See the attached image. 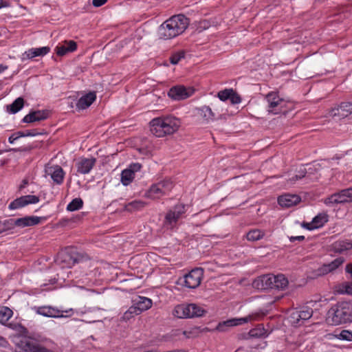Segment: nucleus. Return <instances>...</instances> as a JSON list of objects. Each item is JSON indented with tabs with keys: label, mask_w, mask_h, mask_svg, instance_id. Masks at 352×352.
I'll return each instance as SVG.
<instances>
[{
	"label": "nucleus",
	"mask_w": 352,
	"mask_h": 352,
	"mask_svg": "<svg viewBox=\"0 0 352 352\" xmlns=\"http://www.w3.org/2000/svg\"><path fill=\"white\" fill-rule=\"evenodd\" d=\"M190 19L184 14H176L166 20L158 28L160 38L168 40L182 34L188 27Z\"/></svg>",
	"instance_id": "obj_1"
},
{
	"label": "nucleus",
	"mask_w": 352,
	"mask_h": 352,
	"mask_svg": "<svg viewBox=\"0 0 352 352\" xmlns=\"http://www.w3.org/2000/svg\"><path fill=\"white\" fill-rule=\"evenodd\" d=\"M149 124L151 132L158 138L173 134L180 126L179 120L173 117L155 118Z\"/></svg>",
	"instance_id": "obj_2"
},
{
	"label": "nucleus",
	"mask_w": 352,
	"mask_h": 352,
	"mask_svg": "<svg viewBox=\"0 0 352 352\" xmlns=\"http://www.w3.org/2000/svg\"><path fill=\"white\" fill-rule=\"evenodd\" d=\"M351 305L345 301L338 302L327 311V322L331 325H339L351 321Z\"/></svg>",
	"instance_id": "obj_3"
},
{
	"label": "nucleus",
	"mask_w": 352,
	"mask_h": 352,
	"mask_svg": "<svg viewBox=\"0 0 352 352\" xmlns=\"http://www.w3.org/2000/svg\"><path fill=\"white\" fill-rule=\"evenodd\" d=\"M185 212V206L184 204H180L175 205L173 209L170 210L166 213L164 220V226L167 229H173Z\"/></svg>",
	"instance_id": "obj_4"
},
{
	"label": "nucleus",
	"mask_w": 352,
	"mask_h": 352,
	"mask_svg": "<svg viewBox=\"0 0 352 352\" xmlns=\"http://www.w3.org/2000/svg\"><path fill=\"white\" fill-rule=\"evenodd\" d=\"M36 313L48 318H64L71 316L73 314V309L60 310L51 306H41L34 307Z\"/></svg>",
	"instance_id": "obj_5"
},
{
	"label": "nucleus",
	"mask_w": 352,
	"mask_h": 352,
	"mask_svg": "<svg viewBox=\"0 0 352 352\" xmlns=\"http://www.w3.org/2000/svg\"><path fill=\"white\" fill-rule=\"evenodd\" d=\"M265 99L268 103V111L274 114H285L286 111L283 108L285 105V100L280 98L277 92H270L267 94Z\"/></svg>",
	"instance_id": "obj_6"
},
{
	"label": "nucleus",
	"mask_w": 352,
	"mask_h": 352,
	"mask_svg": "<svg viewBox=\"0 0 352 352\" xmlns=\"http://www.w3.org/2000/svg\"><path fill=\"white\" fill-rule=\"evenodd\" d=\"M258 316V314H252L243 318L229 319L219 322L216 327V330L221 332L226 331L229 327L241 325L251 320H256Z\"/></svg>",
	"instance_id": "obj_7"
},
{
	"label": "nucleus",
	"mask_w": 352,
	"mask_h": 352,
	"mask_svg": "<svg viewBox=\"0 0 352 352\" xmlns=\"http://www.w3.org/2000/svg\"><path fill=\"white\" fill-rule=\"evenodd\" d=\"M203 276L204 270L201 268H195L184 276V285L189 289H195L199 286Z\"/></svg>",
	"instance_id": "obj_8"
},
{
	"label": "nucleus",
	"mask_w": 352,
	"mask_h": 352,
	"mask_svg": "<svg viewBox=\"0 0 352 352\" xmlns=\"http://www.w3.org/2000/svg\"><path fill=\"white\" fill-rule=\"evenodd\" d=\"M352 201V188H346L331 195L324 200L326 205L344 204Z\"/></svg>",
	"instance_id": "obj_9"
},
{
	"label": "nucleus",
	"mask_w": 352,
	"mask_h": 352,
	"mask_svg": "<svg viewBox=\"0 0 352 352\" xmlns=\"http://www.w3.org/2000/svg\"><path fill=\"white\" fill-rule=\"evenodd\" d=\"M194 93V89L191 87L186 88L184 85H176L171 87L168 96L175 100H182L191 96Z\"/></svg>",
	"instance_id": "obj_10"
},
{
	"label": "nucleus",
	"mask_w": 352,
	"mask_h": 352,
	"mask_svg": "<svg viewBox=\"0 0 352 352\" xmlns=\"http://www.w3.org/2000/svg\"><path fill=\"white\" fill-rule=\"evenodd\" d=\"M39 201V197L36 195H23L12 201L8 206L10 210H16L23 208L28 204H36Z\"/></svg>",
	"instance_id": "obj_11"
},
{
	"label": "nucleus",
	"mask_w": 352,
	"mask_h": 352,
	"mask_svg": "<svg viewBox=\"0 0 352 352\" xmlns=\"http://www.w3.org/2000/svg\"><path fill=\"white\" fill-rule=\"evenodd\" d=\"M96 159L95 157H81L76 163L77 174L86 175L90 173L95 166Z\"/></svg>",
	"instance_id": "obj_12"
},
{
	"label": "nucleus",
	"mask_w": 352,
	"mask_h": 352,
	"mask_svg": "<svg viewBox=\"0 0 352 352\" xmlns=\"http://www.w3.org/2000/svg\"><path fill=\"white\" fill-rule=\"evenodd\" d=\"M46 219L45 217L25 216L16 219H13L14 228L16 226L25 228L39 224L42 221Z\"/></svg>",
	"instance_id": "obj_13"
},
{
	"label": "nucleus",
	"mask_w": 352,
	"mask_h": 352,
	"mask_svg": "<svg viewBox=\"0 0 352 352\" xmlns=\"http://www.w3.org/2000/svg\"><path fill=\"white\" fill-rule=\"evenodd\" d=\"M56 263L62 268H71L73 267V256L72 248L58 254L55 259Z\"/></svg>",
	"instance_id": "obj_14"
},
{
	"label": "nucleus",
	"mask_w": 352,
	"mask_h": 352,
	"mask_svg": "<svg viewBox=\"0 0 352 352\" xmlns=\"http://www.w3.org/2000/svg\"><path fill=\"white\" fill-rule=\"evenodd\" d=\"M48 110L31 111L22 119L23 123H32L46 120L49 117Z\"/></svg>",
	"instance_id": "obj_15"
},
{
	"label": "nucleus",
	"mask_w": 352,
	"mask_h": 352,
	"mask_svg": "<svg viewBox=\"0 0 352 352\" xmlns=\"http://www.w3.org/2000/svg\"><path fill=\"white\" fill-rule=\"evenodd\" d=\"M254 285L262 290L273 289L274 286L273 281V274H268L259 276L254 281Z\"/></svg>",
	"instance_id": "obj_16"
},
{
	"label": "nucleus",
	"mask_w": 352,
	"mask_h": 352,
	"mask_svg": "<svg viewBox=\"0 0 352 352\" xmlns=\"http://www.w3.org/2000/svg\"><path fill=\"white\" fill-rule=\"evenodd\" d=\"M301 201L300 196L297 195L285 194L278 198V204L283 208H289L298 204Z\"/></svg>",
	"instance_id": "obj_17"
},
{
	"label": "nucleus",
	"mask_w": 352,
	"mask_h": 352,
	"mask_svg": "<svg viewBox=\"0 0 352 352\" xmlns=\"http://www.w3.org/2000/svg\"><path fill=\"white\" fill-rule=\"evenodd\" d=\"M96 98V93L94 91L89 92L78 100L76 104V108L79 110L85 109L91 105Z\"/></svg>",
	"instance_id": "obj_18"
},
{
	"label": "nucleus",
	"mask_w": 352,
	"mask_h": 352,
	"mask_svg": "<svg viewBox=\"0 0 352 352\" xmlns=\"http://www.w3.org/2000/svg\"><path fill=\"white\" fill-rule=\"evenodd\" d=\"M190 309V304L177 305L175 307L173 314L178 318H192Z\"/></svg>",
	"instance_id": "obj_19"
},
{
	"label": "nucleus",
	"mask_w": 352,
	"mask_h": 352,
	"mask_svg": "<svg viewBox=\"0 0 352 352\" xmlns=\"http://www.w3.org/2000/svg\"><path fill=\"white\" fill-rule=\"evenodd\" d=\"M77 49V43L72 40L65 41L62 45L56 47V52L58 56H63L69 52H73Z\"/></svg>",
	"instance_id": "obj_20"
},
{
	"label": "nucleus",
	"mask_w": 352,
	"mask_h": 352,
	"mask_svg": "<svg viewBox=\"0 0 352 352\" xmlns=\"http://www.w3.org/2000/svg\"><path fill=\"white\" fill-rule=\"evenodd\" d=\"M50 52V47L45 46L38 48H31L26 51L23 56H26V58L32 59L36 56H43Z\"/></svg>",
	"instance_id": "obj_21"
},
{
	"label": "nucleus",
	"mask_w": 352,
	"mask_h": 352,
	"mask_svg": "<svg viewBox=\"0 0 352 352\" xmlns=\"http://www.w3.org/2000/svg\"><path fill=\"white\" fill-rule=\"evenodd\" d=\"M336 110L337 112H335L333 116L347 117L352 113V102H342Z\"/></svg>",
	"instance_id": "obj_22"
},
{
	"label": "nucleus",
	"mask_w": 352,
	"mask_h": 352,
	"mask_svg": "<svg viewBox=\"0 0 352 352\" xmlns=\"http://www.w3.org/2000/svg\"><path fill=\"white\" fill-rule=\"evenodd\" d=\"M164 195V194L162 191V188L159 186L157 183L152 184L144 194L145 197L151 199H159Z\"/></svg>",
	"instance_id": "obj_23"
},
{
	"label": "nucleus",
	"mask_w": 352,
	"mask_h": 352,
	"mask_svg": "<svg viewBox=\"0 0 352 352\" xmlns=\"http://www.w3.org/2000/svg\"><path fill=\"white\" fill-rule=\"evenodd\" d=\"M146 206V203L141 200H134L124 204V211L133 212L143 209Z\"/></svg>",
	"instance_id": "obj_24"
},
{
	"label": "nucleus",
	"mask_w": 352,
	"mask_h": 352,
	"mask_svg": "<svg viewBox=\"0 0 352 352\" xmlns=\"http://www.w3.org/2000/svg\"><path fill=\"white\" fill-rule=\"evenodd\" d=\"M273 285H274V286H273V289L278 290L285 289L289 283L287 278L282 274L278 275L273 274Z\"/></svg>",
	"instance_id": "obj_25"
},
{
	"label": "nucleus",
	"mask_w": 352,
	"mask_h": 352,
	"mask_svg": "<svg viewBox=\"0 0 352 352\" xmlns=\"http://www.w3.org/2000/svg\"><path fill=\"white\" fill-rule=\"evenodd\" d=\"M248 335L251 338H261L268 336L269 333L264 328L263 324H257L254 328L250 330Z\"/></svg>",
	"instance_id": "obj_26"
},
{
	"label": "nucleus",
	"mask_w": 352,
	"mask_h": 352,
	"mask_svg": "<svg viewBox=\"0 0 352 352\" xmlns=\"http://www.w3.org/2000/svg\"><path fill=\"white\" fill-rule=\"evenodd\" d=\"M199 114L206 122L213 121L215 119V115L209 106H203L197 109Z\"/></svg>",
	"instance_id": "obj_27"
},
{
	"label": "nucleus",
	"mask_w": 352,
	"mask_h": 352,
	"mask_svg": "<svg viewBox=\"0 0 352 352\" xmlns=\"http://www.w3.org/2000/svg\"><path fill=\"white\" fill-rule=\"evenodd\" d=\"M135 305L139 313H142L151 307L152 300L144 296H138V300Z\"/></svg>",
	"instance_id": "obj_28"
},
{
	"label": "nucleus",
	"mask_w": 352,
	"mask_h": 352,
	"mask_svg": "<svg viewBox=\"0 0 352 352\" xmlns=\"http://www.w3.org/2000/svg\"><path fill=\"white\" fill-rule=\"evenodd\" d=\"M74 265L86 262L90 259L89 256L85 252H78L72 248Z\"/></svg>",
	"instance_id": "obj_29"
},
{
	"label": "nucleus",
	"mask_w": 352,
	"mask_h": 352,
	"mask_svg": "<svg viewBox=\"0 0 352 352\" xmlns=\"http://www.w3.org/2000/svg\"><path fill=\"white\" fill-rule=\"evenodd\" d=\"M65 177V172L60 166L54 168L53 173L51 174V178L58 185L63 184Z\"/></svg>",
	"instance_id": "obj_30"
},
{
	"label": "nucleus",
	"mask_w": 352,
	"mask_h": 352,
	"mask_svg": "<svg viewBox=\"0 0 352 352\" xmlns=\"http://www.w3.org/2000/svg\"><path fill=\"white\" fill-rule=\"evenodd\" d=\"M24 105V100L23 98H17L11 104L7 106V110L11 113H16L19 111Z\"/></svg>",
	"instance_id": "obj_31"
},
{
	"label": "nucleus",
	"mask_w": 352,
	"mask_h": 352,
	"mask_svg": "<svg viewBox=\"0 0 352 352\" xmlns=\"http://www.w3.org/2000/svg\"><path fill=\"white\" fill-rule=\"evenodd\" d=\"M14 229L13 219H7L0 221V234L3 233H9Z\"/></svg>",
	"instance_id": "obj_32"
},
{
	"label": "nucleus",
	"mask_w": 352,
	"mask_h": 352,
	"mask_svg": "<svg viewBox=\"0 0 352 352\" xmlns=\"http://www.w3.org/2000/svg\"><path fill=\"white\" fill-rule=\"evenodd\" d=\"M135 177L132 170L124 169L121 173V182L124 186H127L132 182Z\"/></svg>",
	"instance_id": "obj_33"
},
{
	"label": "nucleus",
	"mask_w": 352,
	"mask_h": 352,
	"mask_svg": "<svg viewBox=\"0 0 352 352\" xmlns=\"http://www.w3.org/2000/svg\"><path fill=\"white\" fill-rule=\"evenodd\" d=\"M328 217L326 213H319L312 219L314 227L316 229L322 227L328 221Z\"/></svg>",
	"instance_id": "obj_34"
},
{
	"label": "nucleus",
	"mask_w": 352,
	"mask_h": 352,
	"mask_svg": "<svg viewBox=\"0 0 352 352\" xmlns=\"http://www.w3.org/2000/svg\"><path fill=\"white\" fill-rule=\"evenodd\" d=\"M13 311L8 307H0V323L2 324H6L9 319L12 316Z\"/></svg>",
	"instance_id": "obj_35"
},
{
	"label": "nucleus",
	"mask_w": 352,
	"mask_h": 352,
	"mask_svg": "<svg viewBox=\"0 0 352 352\" xmlns=\"http://www.w3.org/2000/svg\"><path fill=\"white\" fill-rule=\"evenodd\" d=\"M298 311V314H300V319L301 320L302 324H303L304 322L309 320L313 316V309L309 307H303L300 309H297Z\"/></svg>",
	"instance_id": "obj_36"
},
{
	"label": "nucleus",
	"mask_w": 352,
	"mask_h": 352,
	"mask_svg": "<svg viewBox=\"0 0 352 352\" xmlns=\"http://www.w3.org/2000/svg\"><path fill=\"white\" fill-rule=\"evenodd\" d=\"M265 235L264 232L254 229L249 231L246 234V238L250 241H256L261 239Z\"/></svg>",
	"instance_id": "obj_37"
},
{
	"label": "nucleus",
	"mask_w": 352,
	"mask_h": 352,
	"mask_svg": "<svg viewBox=\"0 0 352 352\" xmlns=\"http://www.w3.org/2000/svg\"><path fill=\"white\" fill-rule=\"evenodd\" d=\"M83 206V201L81 198H75L67 206L68 211H75L80 209Z\"/></svg>",
	"instance_id": "obj_38"
},
{
	"label": "nucleus",
	"mask_w": 352,
	"mask_h": 352,
	"mask_svg": "<svg viewBox=\"0 0 352 352\" xmlns=\"http://www.w3.org/2000/svg\"><path fill=\"white\" fill-rule=\"evenodd\" d=\"M299 316L300 314H298V311L297 310V309H295L291 312L289 316V320L293 326L297 327L302 325V322Z\"/></svg>",
	"instance_id": "obj_39"
},
{
	"label": "nucleus",
	"mask_w": 352,
	"mask_h": 352,
	"mask_svg": "<svg viewBox=\"0 0 352 352\" xmlns=\"http://www.w3.org/2000/svg\"><path fill=\"white\" fill-rule=\"evenodd\" d=\"M190 305L192 318L201 317L204 316V314L206 313V311L205 309H204L202 307H199L196 304L191 303Z\"/></svg>",
	"instance_id": "obj_40"
},
{
	"label": "nucleus",
	"mask_w": 352,
	"mask_h": 352,
	"mask_svg": "<svg viewBox=\"0 0 352 352\" xmlns=\"http://www.w3.org/2000/svg\"><path fill=\"white\" fill-rule=\"evenodd\" d=\"M159 186L162 188L163 193L166 195L173 188V183L170 179H164L157 183Z\"/></svg>",
	"instance_id": "obj_41"
},
{
	"label": "nucleus",
	"mask_w": 352,
	"mask_h": 352,
	"mask_svg": "<svg viewBox=\"0 0 352 352\" xmlns=\"http://www.w3.org/2000/svg\"><path fill=\"white\" fill-rule=\"evenodd\" d=\"M44 133L43 132H38L37 129H30V130H26L25 131H17L16 135H18V137L23 138V137H34L38 135H43Z\"/></svg>",
	"instance_id": "obj_42"
},
{
	"label": "nucleus",
	"mask_w": 352,
	"mask_h": 352,
	"mask_svg": "<svg viewBox=\"0 0 352 352\" xmlns=\"http://www.w3.org/2000/svg\"><path fill=\"white\" fill-rule=\"evenodd\" d=\"M335 337L338 340L345 341H352V331L349 330H342L338 334H335Z\"/></svg>",
	"instance_id": "obj_43"
},
{
	"label": "nucleus",
	"mask_w": 352,
	"mask_h": 352,
	"mask_svg": "<svg viewBox=\"0 0 352 352\" xmlns=\"http://www.w3.org/2000/svg\"><path fill=\"white\" fill-rule=\"evenodd\" d=\"M184 57H185V52L184 51H180V52L173 54L170 56L169 60L171 64L176 65L179 62V60L182 58H184Z\"/></svg>",
	"instance_id": "obj_44"
},
{
	"label": "nucleus",
	"mask_w": 352,
	"mask_h": 352,
	"mask_svg": "<svg viewBox=\"0 0 352 352\" xmlns=\"http://www.w3.org/2000/svg\"><path fill=\"white\" fill-rule=\"evenodd\" d=\"M231 92H232V89H226L219 91L217 96L221 101H226L230 99Z\"/></svg>",
	"instance_id": "obj_45"
},
{
	"label": "nucleus",
	"mask_w": 352,
	"mask_h": 352,
	"mask_svg": "<svg viewBox=\"0 0 352 352\" xmlns=\"http://www.w3.org/2000/svg\"><path fill=\"white\" fill-rule=\"evenodd\" d=\"M340 293L352 295V282H345L341 285Z\"/></svg>",
	"instance_id": "obj_46"
},
{
	"label": "nucleus",
	"mask_w": 352,
	"mask_h": 352,
	"mask_svg": "<svg viewBox=\"0 0 352 352\" xmlns=\"http://www.w3.org/2000/svg\"><path fill=\"white\" fill-rule=\"evenodd\" d=\"M82 216H83V214H77L76 217H72L70 219H62L60 220V222H61V224L63 226H65V225L68 224L69 223H76L81 219Z\"/></svg>",
	"instance_id": "obj_47"
},
{
	"label": "nucleus",
	"mask_w": 352,
	"mask_h": 352,
	"mask_svg": "<svg viewBox=\"0 0 352 352\" xmlns=\"http://www.w3.org/2000/svg\"><path fill=\"white\" fill-rule=\"evenodd\" d=\"M230 100L232 104H239L241 102V96L232 89L230 94Z\"/></svg>",
	"instance_id": "obj_48"
},
{
	"label": "nucleus",
	"mask_w": 352,
	"mask_h": 352,
	"mask_svg": "<svg viewBox=\"0 0 352 352\" xmlns=\"http://www.w3.org/2000/svg\"><path fill=\"white\" fill-rule=\"evenodd\" d=\"M307 174V170L305 168H300V170L298 172V174H296L294 177L291 178L292 182H296L298 179H300L305 177Z\"/></svg>",
	"instance_id": "obj_49"
},
{
	"label": "nucleus",
	"mask_w": 352,
	"mask_h": 352,
	"mask_svg": "<svg viewBox=\"0 0 352 352\" xmlns=\"http://www.w3.org/2000/svg\"><path fill=\"white\" fill-rule=\"evenodd\" d=\"M344 261V259L342 258H338L335 259L333 261L331 262V263L329 265L330 270H332L334 269H336Z\"/></svg>",
	"instance_id": "obj_50"
},
{
	"label": "nucleus",
	"mask_w": 352,
	"mask_h": 352,
	"mask_svg": "<svg viewBox=\"0 0 352 352\" xmlns=\"http://www.w3.org/2000/svg\"><path fill=\"white\" fill-rule=\"evenodd\" d=\"M142 167V166L140 163H133L129 166L128 169L132 170L135 174L136 172L140 171Z\"/></svg>",
	"instance_id": "obj_51"
},
{
	"label": "nucleus",
	"mask_w": 352,
	"mask_h": 352,
	"mask_svg": "<svg viewBox=\"0 0 352 352\" xmlns=\"http://www.w3.org/2000/svg\"><path fill=\"white\" fill-rule=\"evenodd\" d=\"M0 347L8 349L10 347L9 342L3 336H0Z\"/></svg>",
	"instance_id": "obj_52"
},
{
	"label": "nucleus",
	"mask_w": 352,
	"mask_h": 352,
	"mask_svg": "<svg viewBox=\"0 0 352 352\" xmlns=\"http://www.w3.org/2000/svg\"><path fill=\"white\" fill-rule=\"evenodd\" d=\"M134 314L135 315H138L140 313H139V311L138 310V308H136V306H132L129 308V309L124 313V317H127L128 314Z\"/></svg>",
	"instance_id": "obj_53"
},
{
	"label": "nucleus",
	"mask_w": 352,
	"mask_h": 352,
	"mask_svg": "<svg viewBox=\"0 0 352 352\" xmlns=\"http://www.w3.org/2000/svg\"><path fill=\"white\" fill-rule=\"evenodd\" d=\"M107 0H93L92 4L94 7L98 8L103 6Z\"/></svg>",
	"instance_id": "obj_54"
},
{
	"label": "nucleus",
	"mask_w": 352,
	"mask_h": 352,
	"mask_svg": "<svg viewBox=\"0 0 352 352\" xmlns=\"http://www.w3.org/2000/svg\"><path fill=\"white\" fill-rule=\"evenodd\" d=\"M289 241L292 243H294L296 241H302L305 240V236L302 235L297 236H290V237H289Z\"/></svg>",
	"instance_id": "obj_55"
},
{
	"label": "nucleus",
	"mask_w": 352,
	"mask_h": 352,
	"mask_svg": "<svg viewBox=\"0 0 352 352\" xmlns=\"http://www.w3.org/2000/svg\"><path fill=\"white\" fill-rule=\"evenodd\" d=\"M19 135H16V132L12 133L9 138H8V142L10 144H13L16 140L20 138V137H18Z\"/></svg>",
	"instance_id": "obj_56"
},
{
	"label": "nucleus",
	"mask_w": 352,
	"mask_h": 352,
	"mask_svg": "<svg viewBox=\"0 0 352 352\" xmlns=\"http://www.w3.org/2000/svg\"><path fill=\"white\" fill-rule=\"evenodd\" d=\"M302 226L309 230H312L316 229L315 227H314V224H313L312 221L311 223L303 222L302 224Z\"/></svg>",
	"instance_id": "obj_57"
},
{
	"label": "nucleus",
	"mask_w": 352,
	"mask_h": 352,
	"mask_svg": "<svg viewBox=\"0 0 352 352\" xmlns=\"http://www.w3.org/2000/svg\"><path fill=\"white\" fill-rule=\"evenodd\" d=\"M342 244L340 245L341 250H349L352 248V244L347 242H342Z\"/></svg>",
	"instance_id": "obj_58"
},
{
	"label": "nucleus",
	"mask_w": 352,
	"mask_h": 352,
	"mask_svg": "<svg viewBox=\"0 0 352 352\" xmlns=\"http://www.w3.org/2000/svg\"><path fill=\"white\" fill-rule=\"evenodd\" d=\"M32 149V147H25V148H11L10 151H13L14 152L16 151H29Z\"/></svg>",
	"instance_id": "obj_59"
},
{
	"label": "nucleus",
	"mask_w": 352,
	"mask_h": 352,
	"mask_svg": "<svg viewBox=\"0 0 352 352\" xmlns=\"http://www.w3.org/2000/svg\"><path fill=\"white\" fill-rule=\"evenodd\" d=\"M345 270L347 273H349L351 275V277L352 278V264L349 263L346 265Z\"/></svg>",
	"instance_id": "obj_60"
},
{
	"label": "nucleus",
	"mask_w": 352,
	"mask_h": 352,
	"mask_svg": "<svg viewBox=\"0 0 352 352\" xmlns=\"http://www.w3.org/2000/svg\"><path fill=\"white\" fill-rule=\"evenodd\" d=\"M28 184V180L27 179H24L21 185L19 186V190H22L23 188H24Z\"/></svg>",
	"instance_id": "obj_61"
},
{
	"label": "nucleus",
	"mask_w": 352,
	"mask_h": 352,
	"mask_svg": "<svg viewBox=\"0 0 352 352\" xmlns=\"http://www.w3.org/2000/svg\"><path fill=\"white\" fill-rule=\"evenodd\" d=\"M10 6V3L6 1H3V0H0V9L2 8H6Z\"/></svg>",
	"instance_id": "obj_62"
},
{
	"label": "nucleus",
	"mask_w": 352,
	"mask_h": 352,
	"mask_svg": "<svg viewBox=\"0 0 352 352\" xmlns=\"http://www.w3.org/2000/svg\"><path fill=\"white\" fill-rule=\"evenodd\" d=\"M8 69L7 65H0V73Z\"/></svg>",
	"instance_id": "obj_63"
},
{
	"label": "nucleus",
	"mask_w": 352,
	"mask_h": 352,
	"mask_svg": "<svg viewBox=\"0 0 352 352\" xmlns=\"http://www.w3.org/2000/svg\"><path fill=\"white\" fill-rule=\"evenodd\" d=\"M1 153H2V151H0V154H1Z\"/></svg>",
	"instance_id": "obj_64"
}]
</instances>
